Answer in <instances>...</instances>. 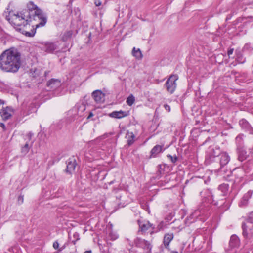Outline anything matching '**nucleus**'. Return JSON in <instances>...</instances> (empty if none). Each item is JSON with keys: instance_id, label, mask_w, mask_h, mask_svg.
<instances>
[{"instance_id": "obj_45", "label": "nucleus", "mask_w": 253, "mask_h": 253, "mask_svg": "<svg viewBox=\"0 0 253 253\" xmlns=\"http://www.w3.org/2000/svg\"><path fill=\"white\" fill-rule=\"evenodd\" d=\"M84 253H91V251H86Z\"/></svg>"}, {"instance_id": "obj_50", "label": "nucleus", "mask_w": 253, "mask_h": 253, "mask_svg": "<svg viewBox=\"0 0 253 253\" xmlns=\"http://www.w3.org/2000/svg\"><path fill=\"white\" fill-rule=\"evenodd\" d=\"M58 252H57V253H58Z\"/></svg>"}, {"instance_id": "obj_18", "label": "nucleus", "mask_w": 253, "mask_h": 253, "mask_svg": "<svg viewBox=\"0 0 253 253\" xmlns=\"http://www.w3.org/2000/svg\"><path fill=\"white\" fill-rule=\"evenodd\" d=\"M110 117L116 118V119H121L127 116V113L126 111H113L109 114Z\"/></svg>"}, {"instance_id": "obj_26", "label": "nucleus", "mask_w": 253, "mask_h": 253, "mask_svg": "<svg viewBox=\"0 0 253 253\" xmlns=\"http://www.w3.org/2000/svg\"><path fill=\"white\" fill-rule=\"evenodd\" d=\"M73 34L72 31H68L64 33L63 34L62 39L63 41H67L68 39L71 38Z\"/></svg>"}, {"instance_id": "obj_35", "label": "nucleus", "mask_w": 253, "mask_h": 253, "mask_svg": "<svg viewBox=\"0 0 253 253\" xmlns=\"http://www.w3.org/2000/svg\"><path fill=\"white\" fill-rule=\"evenodd\" d=\"M53 247L54 248V249L57 250V251H58V249H60V247L58 241H56L53 243Z\"/></svg>"}, {"instance_id": "obj_36", "label": "nucleus", "mask_w": 253, "mask_h": 253, "mask_svg": "<svg viewBox=\"0 0 253 253\" xmlns=\"http://www.w3.org/2000/svg\"><path fill=\"white\" fill-rule=\"evenodd\" d=\"M242 77H245V79H242L243 82H247V83H250V82L251 79H248L247 78V75L246 74H244V73Z\"/></svg>"}, {"instance_id": "obj_42", "label": "nucleus", "mask_w": 253, "mask_h": 253, "mask_svg": "<svg viewBox=\"0 0 253 253\" xmlns=\"http://www.w3.org/2000/svg\"><path fill=\"white\" fill-rule=\"evenodd\" d=\"M0 126H1L4 130H5L6 127L5 125L2 123H0Z\"/></svg>"}, {"instance_id": "obj_22", "label": "nucleus", "mask_w": 253, "mask_h": 253, "mask_svg": "<svg viewBox=\"0 0 253 253\" xmlns=\"http://www.w3.org/2000/svg\"><path fill=\"white\" fill-rule=\"evenodd\" d=\"M163 146L160 145H156L154 146L151 151V156L155 157L157 154L162 151V148Z\"/></svg>"}, {"instance_id": "obj_11", "label": "nucleus", "mask_w": 253, "mask_h": 253, "mask_svg": "<svg viewBox=\"0 0 253 253\" xmlns=\"http://www.w3.org/2000/svg\"><path fill=\"white\" fill-rule=\"evenodd\" d=\"M61 85L60 80L52 79L47 83V87L48 91L54 90L58 88Z\"/></svg>"}, {"instance_id": "obj_30", "label": "nucleus", "mask_w": 253, "mask_h": 253, "mask_svg": "<svg viewBox=\"0 0 253 253\" xmlns=\"http://www.w3.org/2000/svg\"><path fill=\"white\" fill-rule=\"evenodd\" d=\"M167 157L170 160L172 163H175L178 160V158L176 156H172L170 154H168Z\"/></svg>"}, {"instance_id": "obj_10", "label": "nucleus", "mask_w": 253, "mask_h": 253, "mask_svg": "<svg viewBox=\"0 0 253 253\" xmlns=\"http://www.w3.org/2000/svg\"><path fill=\"white\" fill-rule=\"evenodd\" d=\"M43 49L45 51L48 53H53L59 49V42H46L43 45Z\"/></svg>"}, {"instance_id": "obj_40", "label": "nucleus", "mask_w": 253, "mask_h": 253, "mask_svg": "<svg viewBox=\"0 0 253 253\" xmlns=\"http://www.w3.org/2000/svg\"><path fill=\"white\" fill-rule=\"evenodd\" d=\"M164 107L166 110H167L168 112H170V107L169 105H168L167 104H165Z\"/></svg>"}, {"instance_id": "obj_9", "label": "nucleus", "mask_w": 253, "mask_h": 253, "mask_svg": "<svg viewBox=\"0 0 253 253\" xmlns=\"http://www.w3.org/2000/svg\"><path fill=\"white\" fill-rule=\"evenodd\" d=\"M229 186L228 184L223 183L220 185L216 191V199H218L219 196H222V197H226L229 193Z\"/></svg>"}, {"instance_id": "obj_14", "label": "nucleus", "mask_w": 253, "mask_h": 253, "mask_svg": "<svg viewBox=\"0 0 253 253\" xmlns=\"http://www.w3.org/2000/svg\"><path fill=\"white\" fill-rule=\"evenodd\" d=\"M12 109L10 107H6L0 111V114L3 120L8 119L12 115Z\"/></svg>"}, {"instance_id": "obj_4", "label": "nucleus", "mask_w": 253, "mask_h": 253, "mask_svg": "<svg viewBox=\"0 0 253 253\" xmlns=\"http://www.w3.org/2000/svg\"><path fill=\"white\" fill-rule=\"evenodd\" d=\"M27 9L28 11H26L25 12V14H28L30 13L31 14V18L32 16H36L39 19H42V22L36 25L37 27H39V25L43 26L45 25L46 23L47 19L45 17H43L42 11L36 5H35L33 2L30 1L27 4Z\"/></svg>"}, {"instance_id": "obj_17", "label": "nucleus", "mask_w": 253, "mask_h": 253, "mask_svg": "<svg viewBox=\"0 0 253 253\" xmlns=\"http://www.w3.org/2000/svg\"><path fill=\"white\" fill-rule=\"evenodd\" d=\"M92 96L97 103H101L103 101L104 94L101 91L97 90L92 92Z\"/></svg>"}, {"instance_id": "obj_3", "label": "nucleus", "mask_w": 253, "mask_h": 253, "mask_svg": "<svg viewBox=\"0 0 253 253\" xmlns=\"http://www.w3.org/2000/svg\"><path fill=\"white\" fill-rule=\"evenodd\" d=\"M6 19L9 23L15 26L17 30H22L21 26L25 27L31 21V14L19 12L17 14H10L6 16Z\"/></svg>"}, {"instance_id": "obj_13", "label": "nucleus", "mask_w": 253, "mask_h": 253, "mask_svg": "<svg viewBox=\"0 0 253 253\" xmlns=\"http://www.w3.org/2000/svg\"><path fill=\"white\" fill-rule=\"evenodd\" d=\"M252 194L253 192L252 191H249L246 193H245L239 202V206L240 207L247 206L249 200L252 197Z\"/></svg>"}, {"instance_id": "obj_34", "label": "nucleus", "mask_w": 253, "mask_h": 253, "mask_svg": "<svg viewBox=\"0 0 253 253\" xmlns=\"http://www.w3.org/2000/svg\"><path fill=\"white\" fill-rule=\"evenodd\" d=\"M24 202V195L20 194L18 197L17 200V202L19 205H21Z\"/></svg>"}, {"instance_id": "obj_6", "label": "nucleus", "mask_w": 253, "mask_h": 253, "mask_svg": "<svg viewBox=\"0 0 253 253\" xmlns=\"http://www.w3.org/2000/svg\"><path fill=\"white\" fill-rule=\"evenodd\" d=\"M216 192L213 195H211L212 203L214 205L222 207L225 210L229 209L230 205V202L229 199H227L226 197H222V196H219L218 199H216Z\"/></svg>"}, {"instance_id": "obj_46", "label": "nucleus", "mask_w": 253, "mask_h": 253, "mask_svg": "<svg viewBox=\"0 0 253 253\" xmlns=\"http://www.w3.org/2000/svg\"><path fill=\"white\" fill-rule=\"evenodd\" d=\"M170 253H178V252L175 251H172L170 252Z\"/></svg>"}, {"instance_id": "obj_20", "label": "nucleus", "mask_w": 253, "mask_h": 253, "mask_svg": "<svg viewBox=\"0 0 253 253\" xmlns=\"http://www.w3.org/2000/svg\"><path fill=\"white\" fill-rule=\"evenodd\" d=\"M240 245V240L237 236L233 235L231 236L229 246L231 248L238 247Z\"/></svg>"}, {"instance_id": "obj_24", "label": "nucleus", "mask_w": 253, "mask_h": 253, "mask_svg": "<svg viewBox=\"0 0 253 253\" xmlns=\"http://www.w3.org/2000/svg\"><path fill=\"white\" fill-rule=\"evenodd\" d=\"M132 55L135 57L137 59H141L142 58V54L140 49H136L134 47L132 51Z\"/></svg>"}, {"instance_id": "obj_5", "label": "nucleus", "mask_w": 253, "mask_h": 253, "mask_svg": "<svg viewBox=\"0 0 253 253\" xmlns=\"http://www.w3.org/2000/svg\"><path fill=\"white\" fill-rule=\"evenodd\" d=\"M178 79L177 74L171 75L167 79L165 86L167 91L170 94H172L175 90L177 86L176 81Z\"/></svg>"}, {"instance_id": "obj_38", "label": "nucleus", "mask_w": 253, "mask_h": 253, "mask_svg": "<svg viewBox=\"0 0 253 253\" xmlns=\"http://www.w3.org/2000/svg\"><path fill=\"white\" fill-rule=\"evenodd\" d=\"M94 3L96 6H99L101 5V1L100 0H94Z\"/></svg>"}, {"instance_id": "obj_39", "label": "nucleus", "mask_w": 253, "mask_h": 253, "mask_svg": "<svg viewBox=\"0 0 253 253\" xmlns=\"http://www.w3.org/2000/svg\"><path fill=\"white\" fill-rule=\"evenodd\" d=\"M234 49L233 48H230L228 50L227 54L229 56H230L231 55H232L233 53Z\"/></svg>"}, {"instance_id": "obj_12", "label": "nucleus", "mask_w": 253, "mask_h": 253, "mask_svg": "<svg viewBox=\"0 0 253 253\" xmlns=\"http://www.w3.org/2000/svg\"><path fill=\"white\" fill-rule=\"evenodd\" d=\"M139 226L140 228V230L141 232L143 233H145L147 232L149 229H154V227H153V224H151L148 221H144L143 222H141L138 221Z\"/></svg>"}, {"instance_id": "obj_15", "label": "nucleus", "mask_w": 253, "mask_h": 253, "mask_svg": "<svg viewBox=\"0 0 253 253\" xmlns=\"http://www.w3.org/2000/svg\"><path fill=\"white\" fill-rule=\"evenodd\" d=\"M239 124L242 128L248 131L250 134H253V128L245 119H242L241 120Z\"/></svg>"}, {"instance_id": "obj_19", "label": "nucleus", "mask_w": 253, "mask_h": 253, "mask_svg": "<svg viewBox=\"0 0 253 253\" xmlns=\"http://www.w3.org/2000/svg\"><path fill=\"white\" fill-rule=\"evenodd\" d=\"M173 234L172 233H168L165 234L163 239V244L166 249H168L169 250V244L170 242L173 240Z\"/></svg>"}, {"instance_id": "obj_29", "label": "nucleus", "mask_w": 253, "mask_h": 253, "mask_svg": "<svg viewBox=\"0 0 253 253\" xmlns=\"http://www.w3.org/2000/svg\"><path fill=\"white\" fill-rule=\"evenodd\" d=\"M29 146L28 142H27L25 145L22 148L21 152L23 153L27 154L29 151Z\"/></svg>"}, {"instance_id": "obj_2", "label": "nucleus", "mask_w": 253, "mask_h": 253, "mask_svg": "<svg viewBox=\"0 0 253 253\" xmlns=\"http://www.w3.org/2000/svg\"><path fill=\"white\" fill-rule=\"evenodd\" d=\"M218 149H212L211 152L206 156V162L208 164H211L213 162L219 163V167H218L217 171L222 174H227L229 176L232 172L228 168V164L230 161V157L229 154L225 152L218 153L216 151Z\"/></svg>"}, {"instance_id": "obj_31", "label": "nucleus", "mask_w": 253, "mask_h": 253, "mask_svg": "<svg viewBox=\"0 0 253 253\" xmlns=\"http://www.w3.org/2000/svg\"><path fill=\"white\" fill-rule=\"evenodd\" d=\"M73 238L74 240L72 241V243H73L74 245H75L76 242L80 239L79 234L78 233H75L73 234Z\"/></svg>"}, {"instance_id": "obj_32", "label": "nucleus", "mask_w": 253, "mask_h": 253, "mask_svg": "<svg viewBox=\"0 0 253 253\" xmlns=\"http://www.w3.org/2000/svg\"><path fill=\"white\" fill-rule=\"evenodd\" d=\"M205 212V210L203 209L202 207H200L199 209L195 211V214L199 215L200 214H203Z\"/></svg>"}, {"instance_id": "obj_47", "label": "nucleus", "mask_w": 253, "mask_h": 253, "mask_svg": "<svg viewBox=\"0 0 253 253\" xmlns=\"http://www.w3.org/2000/svg\"><path fill=\"white\" fill-rule=\"evenodd\" d=\"M238 61L239 62V63H244L245 62V60L244 59L243 61H239V60L238 59Z\"/></svg>"}, {"instance_id": "obj_41", "label": "nucleus", "mask_w": 253, "mask_h": 253, "mask_svg": "<svg viewBox=\"0 0 253 253\" xmlns=\"http://www.w3.org/2000/svg\"><path fill=\"white\" fill-rule=\"evenodd\" d=\"M66 247V244H65L62 247H60V249H58V252H60L62 251H63L64 249H65Z\"/></svg>"}, {"instance_id": "obj_28", "label": "nucleus", "mask_w": 253, "mask_h": 253, "mask_svg": "<svg viewBox=\"0 0 253 253\" xmlns=\"http://www.w3.org/2000/svg\"><path fill=\"white\" fill-rule=\"evenodd\" d=\"M134 97L132 95H131L127 98L126 102L127 105L129 106H131L134 103Z\"/></svg>"}, {"instance_id": "obj_8", "label": "nucleus", "mask_w": 253, "mask_h": 253, "mask_svg": "<svg viewBox=\"0 0 253 253\" xmlns=\"http://www.w3.org/2000/svg\"><path fill=\"white\" fill-rule=\"evenodd\" d=\"M134 243L136 247L142 248L144 250H146L147 253H149L151 251V244L149 242L145 240L140 238H137L134 240Z\"/></svg>"}, {"instance_id": "obj_48", "label": "nucleus", "mask_w": 253, "mask_h": 253, "mask_svg": "<svg viewBox=\"0 0 253 253\" xmlns=\"http://www.w3.org/2000/svg\"><path fill=\"white\" fill-rule=\"evenodd\" d=\"M153 232H154V231H150V233H151V234H152Z\"/></svg>"}, {"instance_id": "obj_23", "label": "nucleus", "mask_w": 253, "mask_h": 253, "mask_svg": "<svg viewBox=\"0 0 253 253\" xmlns=\"http://www.w3.org/2000/svg\"><path fill=\"white\" fill-rule=\"evenodd\" d=\"M243 135L239 134L236 137V143L237 148H242L243 145Z\"/></svg>"}, {"instance_id": "obj_1", "label": "nucleus", "mask_w": 253, "mask_h": 253, "mask_svg": "<svg viewBox=\"0 0 253 253\" xmlns=\"http://www.w3.org/2000/svg\"><path fill=\"white\" fill-rule=\"evenodd\" d=\"M21 66V54L17 49L6 50L0 56V68L7 72L16 73Z\"/></svg>"}, {"instance_id": "obj_25", "label": "nucleus", "mask_w": 253, "mask_h": 253, "mask_svg": "<svg viewBox=\"0 0 253 253\" xmlns=\"http://www.w3.org/2000/svg\"><path fill=\"white\" fill-rule=\"evenodd\" d=\"M126 136L127 137V143L128 146H130L134 143L135 135L132 132H131L127 133Z\"/></svg>"}, {"instance_id": "obj_49", "label": "nucleus", "mask_w": 253, "mask_h": 253, "mask_svg": "<svg viewBox=\"0 0 253 253\" xmlns=\"http://www.w3.org/2000/svg\"><path fill=\"white\" fill-rule=\"evenodd\" d=\"M216 164H217L216 163H214V165H215V166Z\"/></svg>"}, {"instance_id": "obj_37", "label": "nucleus", "mask_w": 253, "mask_h": 253, "mask_svg": "<svg viewBox=\"0 0 253 253\" xmlns=\"http://www.w3.org/2000/svg\"><path fill=\"white\" fill-rule=\"evenodd\" d=\"M33 136V133L31 132H29L26 135L29 141H30L31 140V138Z\"/></svg>"}, {"instance_id": "obj_16", "label": "nucleus", "mask_w": 253, "mask_h": 253, "mask_svg": "<svg viewBox=\"0 0 253 253\" xmlns=\"http://www.w3.org/2000/svg\"><path fill=\"white\" fill-rule=\"evenodd\" d=\"M76 165L77 163L75 159H69L67 162L66 172L67 173H71L74 171Z\"/></svg>"}, {"instance_id": "obj_44", "label": "nucleus", "mask_w": 253, "mask_h": 253, "mask_svg": "<svg viewBox=\"0 0 253 253\" xmlns=\"http://www.w3.org/2000/svg\"><path fill=\"white\" fill-rule=\"evenodd\" d=\"M4 103V100L0 99V105L3 104Z\"/></svg>"}, {"instance_id": "obj_27", "label": "nucleus", "mask_w": 253, "mask_h": 253, "mask_svg": "<svg viewBox=\"0 0 253 253\" xmlns=\"http://www.w3.org/2000/svg\"><path fill=\"white\" fill-rule=\"evenodd\" d=\"M22 33L27 37H32L34 36L36 33V29L33 28L30 32H28L24 30H22Z\"/></svg>"}, {"instance_id": "obj_33", "label": "nucleus", "mask_w": 253, "mask_h": 253, "mask_svg": "<svg viewBox=\"0 0 253 253\" xmlns=\"http://www.w3.org/2000/svg\"><path fill=\"white\" fill-rule=\"evenodd\" d=\"M109 237H110L111 240L114 241L118 238V235L115 233L111 232L109 233Z\"/></svg>"}, {"instance_id": "obj_21", "label": "nucleus", "mask_w": 253, "mask_h": 253, "mask_svg": "<svg viewBox=\"0 0 253 253\" xmlns=\"http://www.w3.org/2000/svg\"><path fill=\"white\" fill-rule=\"evenodd\" d=\"M237 151L239 161L243 162L247 158V152L243 148H237Z\"/></svg>"}, {"instance_id": "obj_43", "label": "nucleus", "mask_w": 253, "mask_h": 253, "mask_svg": "<svg viewBox=\"0 0 253 253\" xmlns=\"http://www.w3.org/2000/svg\"><path fill=\"white\" fill-rule=\"evenodd\" d=\"M93 114L92 113V112H90L88 115V116L87 117V119H89L91 117H92L93 116Z\"/></svg>"}, {"instance_id": "obj_7", "label": "nucleus", "mask_w": 253, "mask_h": 253, "mask_svg": "<svg viewBox=\"0 0 253 253\" xmlns=\"http://www.w3.org/2000/svg\"><path fill=\"white\" fill-rule=\"evenodd\" d=\"M251 216L246 220V222L242 224V229H243V235L245 237L247 238L249 231L251 230V228L253 227V212L251 213Z\"/></svg>"}]
</instances>
